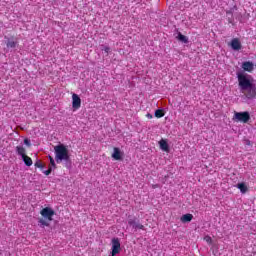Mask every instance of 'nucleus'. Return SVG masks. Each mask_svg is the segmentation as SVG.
<instances>
[{
    "label": "nucleus",
    "instance_id": "obj_1",
    "mask_svg": "<svg viewBox=\"0 0 256 256\" xmlns=\"http://www.w3.org/2000/svg\"><path fill=\"white\" fill-rule=\"evenodd\" d=\"M237 79L240 91L241 93H244L246 99H255L256 88L253 87V83L249 79V75L245 74V72H238Z\"/></svg>",
    "mask_w": 256,
    "mask_h": 256
},
{
    "label": "nucleus",
    "instance_id": "obj_2",
    "mask_svg": "<svg viewBox=\"0 0 256 256\" xmlns=\"http://www.w3.org/2000/svg\"><path fill=\"white\" fill-rule=\"evenodd\" d=\"M55 160L57 163L60 161H69V149L64 144H60L54 147Z\"/></svg>",
    "mask_w": 256,
    "mask_h": 256
},
{
    "label": "nucleus",
    "instance_id": "obj_3",
    "mask_svg": "<svg viewBox=\"0 0 256 256\" xmlns=\"http://www.w3.org/2000/svg\"><path fill=\"white\" fill-rule=\"evenodd\" d=\"M40 215H42L43 218H40L38 223L43 227H49V223L47 221H53L55 210L50 207H45L41 210Z\"/></svg>",
    "mask_w": 256,
    "mask_h": 256
},
{
    "label": "nucleus",
    "instance_id": "obj_4",
    "mask_svg": "<svg viewBox=\"0 0 256 256\" xmlns=\"http://www.w3.org/2000/svg\"><path fill=\"white\" fill-rule=\"evenodd\" d=\"M234 119L240 121V123H249L251 115L249 112H235Z\"/></svg>",
    "mask_w": 256,
    "mask_h": 256
},
{
    "label": "nucleus",
    "instance_id": "obj_5",
    "mask_svg": "<svg viewBox=\"0 0 256 256\" xmlns=\"http://www.w3.org/2000/svg\"><path fill=\"white\" fill-rule=\"evenodd\" d=\"M121 251V242L119 238L112 239V256L119 254Z\"/></svg>",
    "mask_w": 256,
    "mask_h": 256
},
{
    "label": "nucleus",
    "instance_id": "obj_6",
    "mask_svg": "<svg viewBox=\"0 0 256 256\" xmlns=\"http://www.w3.org/2000/svg\"><path fill=\"white\" fill-rule=\"evenodd\" d=\"M72 107L73 109L81 108V98L77 94L72 95Z\"/></svg>",
    "mask_w": 256,
    "mask_h": 256
},
{
    "label": "nucleus",
    "instance_id": "obj_7",
    "mask_svg": "<svg viewBox=\"0 0 256 256\" xmlns=\"http://www.w3.org/2000/svg\"><path fill=\"white\" fill-rule=\"evenodd\" d=\"M17 45H19V41L17 40V38L15 37L8 38L6 42V46L8 47V49H15Z\"/></svg>",
    "mask_w": 256,
    "mask_h": 256
},
{
    "label": "nucleus",
    "instance_id": "obj_8",
    "mask_svg": "<svg viewBox=\"0 0 256 256\" xmlns=\"http://www.w3.org/2000/svg\"><path fill=\"white\" fill-rule=\"evenodd\" d=\"M230 46L234 51H241V48L243 47L241 45V41L238 40V38H234L231 40Z\"/></svg>",
    "mask_w": 256,
    "mask_h": 256
},
{
    "label": "nucleus",
    "instance_id": "obj_9",
    "mask_svg": "<svg viewBox=\"0 0 256 256\" xmlns=\"http://www.w3.org/2000/svg\"><path fill=\"white\" fill-rule=\"evenodd\" d=\"M242 69L248 73H252L253 69H255V65L251 61H246L242 63Z\"/></svg>",
    "mask_w": 256,
    "mask_h": 256
},
{
    "label": "nucleus",
    "instance_id": "obj_10",
    "mask_svg": "<svg viewBox=\"0 0 256 256\" xmlns=\"http://www.w3.org/2000/svg\"><path fill=\"white\" fill-rule=\"evenodd\" d=\"M113 151L114 152L112 153V157L115 159V161H121L123 157V153L121 152V149H119L118 147H114Z\"/></svg>",
    "mask_w": 256,
    "mask_h": 256
},
{
    "label": "nucleus",
    "instance_id": "obj_11",
    "mask_svg": "<svg viewBox=\"0 0 256 256\" xmlns=\"http://www.w3.org/2000/svg\"><path fill=\"white\" fill-rule=\"evenodd\" d=\"M128 225H130L134 229H141L142 231L145 230V226L143 224L137 223L135 219L128 220Z\"/></svg>",
    "mask_w": 256,
    "mask_h": 256
},
{
    "label": "nucleus",
    "instance_id": "obj_12",
    "mask_svg": "<svg viewBox=\"0 0 256 256\" xmlns=\"http://www.w3.org/2000/svg\"><path fill=\"white\" fill-rule=\"evenodd\" d=\"M160 149L162 151H165L166 153H169V144L167 143V140L161 139L159 141Z\"/></svg>",
    "mask_w": 256,
    "mask_h": 256
},
{
    "label": "nucleus",
    "instance_id": "obj_13",
    "mask_svg": "<svg viewBox=\"0 0 256 256\" xmlns=\"http://www.w3.org/2000/svg\"><path fill=\"white\" fill-rule=\"evenodd\" d=\"M180 221L182 223H191V221H193V214L182 215V217L180 218Z\"/></svg>",
    "mask_w": 256,
    "mask_h": 256
},
{
    "label": "nucleus",
    "instance_id": "obj_14",
    "mask_svg": "<svg viewBox=\"0 0 256 256\" xmlns=\"http://www.w3.org/2000/svg\"><path fill=\"white\" fill-rule=\"evenodd\" d=\"M16 153L20 157H25L27 155V150L23 146H16Z\"/></svg>",
    "mask_w": 256,
    "mask_h": 256
},
{
    "label": "nucleus",
    "instance_id": "obj_15",
    "mask_svg": "<svg viewBox=\"0 0 256 256\" xmlns=\"http://www.w3.org/2000/svg\"><path fill=\"white\" fill-rule=\"evenodd\" d=\"M237 189H239L241 191V193H243V194H245L247 191H249V188L243 182L237 184Z\"/></svg>",
    "mask_w": 256,
    "mask_h": 256
},
{
    "label": "nucleus",
    "instance_id": "obj_16",
    "mask_svg": "<svg viewBox=\"0 0 256 256\" xmlns=\"http://www.w3.org/2000/svg\"><path fill=\"white\" fill-rule=\"evenodd\" d=\"M22 159L26 167H31V165H33V159H31V157L26 155V156H22Z\"/></svg>",
    "mask_w": 256,
    "mask_h": 256
},
{
    "label": "nucleus",
    "instance_id": "obj_17",
    "mask_svg": "<svg viewBox=\"0 0 256 256\" xmlns=\"http://www.w3.org/2000/svg\"><path fill=\"white\" fill-rule=\"evenodd\" d=\"M177 39H178V41H181L182 43H189V38H187V36L181 34V32L178 33Z\"/></svg>",
    "mask_w": 256,
    "mask_h": 256
},
{
    "label": "nucleus",
    "instance_id": "obj_18",
    "mask_svg": "<svg viewBox=\"0 0 256 256\" xmlns=\"http://www.w3.org/2000/svg\"><path fill=\"white\" fill-rule=\"evenodd\" d=\"M155 117H157V119H161V117H165V112L161 109H158L155 111Z\"/></svg>",
    "mask_w": 256,
    "mask_h": 256
},
{
    "label": "nucleus",
    "instance_id": "obj_19",
    "mask_svg": "<svg viewBox=\"0 0 256 256\" xmlns=\"http://www.w3.org/2000/svg\"><path fill=\"white\" fill-rule=\"evenodd\" d=\"M50 165L49 167H52L53 169H57V164H55V159L52 158V156H48Z\"/></svg>",
    "mask_w": 256,
    "mask_h": 256
},
{
    "label": "nucleus",
    "instance_id": "obj_20",
    "mask_svg": "<svg viewBox=\"0 0 256 256\" xmlns=\"http://www.w3.org/2000/svg\"><path fill=\"white\" fill-rule=\"evenodd\" d=\"M34 167H37L38 169H43V163L41 162V160L36 161Z\"/></svg>",
    "mask_w": 256,
    "mask_h": 256
},
{
    "label": "nucleus",
    "instance_id": "obj_21",
    "mask_svg": "<svg viewBox=\"0 0 256 256\" xmlns=\"http://www.w3.org/2000/svg\"><path fill=\"white\" fill-rule=\"evenodd\" d=\"M53 167L49 166L48 169L44 172L45 175H51V172L53 171Z\"/></svg>",
    "mask_w": 256,
    "mask_h": 256
},
{
    "label": "nucleus",
    "instance_id": "obj_22",
    "mask_svg": "<svg viewBox=\"0 0 256 256\" xmlns=\"http://www.w3.org/2000/svg\"><path fill=\"white\" fill-rule=\"evenodd\" d=\"M24 144H26L27 147H31V140H29L28 138H25Z\"/></svg>",
    "mask_w": 256,
    "mask_h": 256
},
{
    "label": "nucleus",
    "instance_id": "obj_23",
    "mask_svg": "<svg viewBox=\"0 0 256 256\" xmlns=\"http://www.w3.org/2000/svg\"><path fill=\"white\" fill-rule=\"evenodd\" d=\"M103 51H104L105 53H109V51H111V48H109V46H105L104 49H103Z\"/></svg>",
    "mask_w": 256,
    "mask_h": 256
},
{
    "label": "nucleus",
    "instance_id": "obj_24",
    "mask_svg": "<svg viewBox=\"0 0 256 256\" xmlns=\"http://www.w3.org/2000/svg\"><path fill=\"white\" fill-rule=\"evenodd\" d=\"M205 239H206L207 243H211L213 241L210 236H207Z\"/></svg>",
    "mask_w": 256,
    "mask_h": 256
},
{
    "label": "nucleus",
    "instance_id": "obj_25",
    "mask_svg": "<svg viewBox=\"0 0 256 256\" xmlns=\"http://www.w3.org/2000/svg\"><path fill=\"white\" fill-rule=\"evenodd\" d=\"M146 117H147L148 119H153V115H151V114H149V113L146 115Z\"/></svg>",
    "mask_w": 256,
    "mask_h": 256
}]
</instances>
